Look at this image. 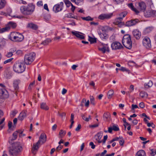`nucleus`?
I'll return each mask as SVG.
<instances>
[{"instance_id":"obj_1","label":"nucleus","mask_w":156,"mask_h":156,"mask_svg":"<svg viewBox=\"0 0 156 156\" xmlns=\"http://www.w3.org/2000/svg\"><path fill=\"white\" fill-rule=\"evenodd\" d=\"M23 150L21 144L19 142L14 143L9 150L10 154L13 156H17L20 154Z\"/></svg>"},{"instance_id":"obj_2","label":"nucleus","mask_w":156,"mask_h":156,"mask_svg":"<svg viewBox=\"0 0 156 156\" xmlns=\"http://www.w3.org/2000/svg\"><path fill=\"white\" fill-rule=\"evenodd\" d=\"M35 5L32 3L28 4L27 5L22 6L20 9L21 12L24 15H31L34 11Z\"/></svg>"},{"instance_id":"obj_3","label":"nucleus","mask_w":156,"mask_h":156,"mask_svg":"<svg viewBox=\"0 0 156 156\" xmlns=\"http://www.w3.org/2000/svg\"><path fill=\"white\" fill-rule=\"evenodd\" d=\"M46 136L44 133H42L39 137V139L36 144H34L33 145V147L32 150V151L33 153H34V151L37 150L39 146L41 143V144L44 143L46 140Z\"/></svg>"},{"instance_id":"obj_4","label":"nucleus","mask_w":156,"mask_h":156,"mask_svg":"<svg viewBox=\"0 0 156 156\" xmlns=\"http://www.w3.org/2000/svg\"><path fill=\"white\" fill-rule=\"evenodd\" d=\"M123 45L127 48L130 49L132 47V42L130 36L129 34L125 35L122 40Z\"/></svg>"},{"instance_id":"obj_5","label":"nucleus","mask_w":156,"mask_h":156,"mask_svg":"<svg viewBox=\"0 0 156 156\" xmlns=\"http://www.w3.org/2000/svg\"><path fill=\"white\" fill-rule=\"evenodd\" d=\"M35 57V54L34 52L28 53L25 55L24 62L27 65L30 64L34 61Z\"/></svg>"},{"instance_id":"obj_6","label":"nucleus","mask_w":156,"mask_h":156,"mask_svg":"<svg viewBox=\"0 0 156 156\" xmlns=\"http://www.w3.org/2000/svg\"><path fill=\"white\" fill-rule=\"evenodd\" d=\"M23 35L21 34L18 33L13 32L12 33L10 39L12 41L16 42L21 41L23 39Z\"/></svg>"},{"instance_id":"obj_7","label":"nucleus","mask_w":156,"mask_h":156,"mask_svg":"<svg viewBox=\"0 0 156 156\" xmlns=\"http://www.w3.org/2000/svg\"><path fill=\"white\" fill-rule=\"evenodd\" d=\"M14 71L17 73H22L25 70L23 64L20 62L15 63L13 67Z\"/></svg>"},{"instance_id":"obj_8","label":"nucleus","mask_w":156,"mask_h":156,"mask_svg":"<svg viewBox=\"0 0 156 156\" xmlns=\"http://www.w3.org/2000/svg\"><path fill=\"white\" fill-rule=\"evenodd\" d=\"M98 50L102 52L103 53H105L106 52H109L110 51L109 46L108 44L102 43L98 47Z\"/></svg>"},{"instance_id":"obj_9","label":"nucleus","mask_w":156,"mask_h":156,"mask_svg":"<svg viewBox=\"0 0 156 156\" xmlns=\"http://www.w3.org/2000/svg\"><path fill=\"white\" fill-rule=\"evenodd\" d=\"M111 47L113 50H119L123 48L121 44L117 41L112 43L111 44Z\"/></svg>"},{"instance_id":"obj_10","label":"nucleus","mask_w":156,"mask_h":156,"mask_svg":"<svg viewBox=\"0 0 156 156\" xmlns=\"http://www.w3.org/2000/svg\"><path fill=\"white\" fill-rule=\"evenodd\" d=\"M63 5L64 3L62 2H60L59 4L55 5L53 8V10L55 13L61 11L62 9Z\"/></svg>"},{"instance_id":"obj_11","label":"nucleus","mask_w":156,"mask_h":156,"mask_svg":"<svg viewBox=\"0 0 156 156\" xmlns=\"http://www.w3.org/2000/svg\"><path fill=\"white\" fill-rule=\"evenodd\" d=\"M113 14L110 13L108 14H102L98 17L99 19L101 20H108L110 19L112 16Z\"/></svg>"},{"instance_id":"obj_12","label":"nucleus","mask_w":156,"mask_h":156,"mask_svg":"<svg viewBox=\"0 0 156 156\" xmlns=\"http://www.w3.org/2000/svg\"><path fill=\"white\" fill-rule=\"evenodd\" d=\"M9 97L7 91L5 89L0 88V98L5 99Z\"/></svg>"},{"instance_id":"obj_13","label":"nucleus","mask_w":156,"mask_h":156,"mask_svg":"<svg viewBox=\"0 0 156 156\" xmlns=\"http://www.w3.org/2000/svg\"><path fill=\"white\" fill-rule=\"evenodd\" d=\"M139 9L140 11L144 12L146 8V3L140 1L138 2Z\"/></svg>"},{"instance_id":"obj_14","label":"nucleus","mask_w":156,"mask_h":156,"mask_svg":"<svg viewBox=\"0 0 156 156\" xmlns=\"http://www.w3.org/2000/svg\"><path fill=\"white\" fill-rule=\"evenodd\" d=\"M156 17V10H149L147 11V17Z\"/></svg>"},{"instance_id":"obj_15","label":"nucleus","mask_w":156,"mask_h":156,"mask_svg":"<svg viewBox=\"0 0 156 156\" xmlns=\"http://www.w3.org/2000/svg\"><path fill=\"white\" fill-rule=\"evenodd\" d=\"M71 32L73 35H75L77 38L80 39H83L85 38L84 36L81 34H82L81 33L76 31H72Z\"/></svg>"},{"instance_id":"obj_16","label":"nucleus","mask_w":156,"mask_h":156,"mask_svg":"<svg viewBox=\"0 0 156 156\" xmlns=\"http://www.w3.org/2000/svg\"><path fill=\"white\" fill-rule=\"evenodd\" d=\"M133 34L134 37L136 39H139L141 36V33L137 30H135L133 31Z\"/></svg>"},{"instance_id":"obj_17","label":"nucleus","mask_w":156,"mask_h":156,"mask_svg":"<svg viewBox=\"0 0 156 156\" xmlns=\"http://www.w3.org/2000/svg\"><path fill=\"white\" fill-rule=\"evenodd\" d=\"M20 83V80H16L13 82V87L14 90L17 91L19 89V84Z\"/></svg>"},{"instance_id":"obj_18","label":"nucleus","mask_w":156,"mask_h":156,"mask_svg":"<svg viewBox=\"0 0 156 156\" xmlns=\"http://www.w3.org/2000/svg\"><path fill=\"white\" fill-rule=\"evenodd\" d=\"M102 132H100L98 133L95 136L96 137V140L99 143H100L102 142V140H101V139L102 138Z\"/></svg>"},{"instance_id":"obj_19","label":"nucleus","mask_w":156,"mask_h":156,"mask_svg":"<svg viewBox=\"0 0 156 156\" xmlns=\"http://www.w3.org/2000/svg\"><path fill=\"white\" fill-rule=\"evenodd\" d=\"M27 27L35 30H37L38 28V26L37 25L31 23L28 24Z\"/></svg>"},{"instance_id":"obj_20","label":"nucleus","mask_w":156,"mask_h":156,"mask_svg":"<svg viewBox=\"0 0 156 156\" xmlns=\"http://www.w3.org/2000/svg\"><path fill=\"white\" fill-rule=\"evenodd\" d=\"M26 116V113L25 111H23L20 114L18 117V120L22 121Z\"/></svg>"},{"instance_id":"obj_21","label":"nucleus","mask_w":156,"mask_h":156,"mask_svg":"<svg viewBox=\"0 0 156 156\" xmlns=\"http://www.w3.org/2000/svg\"><path fill=\"white\" fill-rule=\"evenodd\" d=\"M22 133L23 131H21L20 130H18V131H15L14 133L12 134V137H14V139H16L17 137V135L18 133H20V136H22ZM24 136V134L23 135V136Z\"/></svg>"},{"instance_id":"obj_22","label":"nucleus","mask_w":156,"mask_h":156,"mask_svg":"<svg viewBox=\"0 0 156 156\" xmlns=\"http://www.w3.org/2000/svg\"><path fill=\"white\" fill-rule=\"evenodd\" d=\"M98 34L102 39H106L108 37V35L105 33H102L101 32L98 31Z\"/></svg>"},{"instance_id":"obj_23","label":"nucleus","mask_w":156,"mask_h":156,"mask_svg":"<svg viewBox=\"0 0 156 156\" xmlns=\"http://www.w3.org/2000/svg\"><path fill=\"white\" fill-rule=\"evenodd\" d=\"M145 151L143 150H140L137 152L136 156H145Z\"/></svg>"},{"instance_id":"obj_24","label":"nucleus","mask_w":156,"mask_h":156,"mask_svg":"<svg viewBox=\"0 0 156 156\" xmlns=\"http://www.w3.org/2000/svg\"><path fill=\"white\" fill-rule=\"evenodd\" d=\"M41 108L42 109L45 110H48L49 109V108L46 105V103L43 102L41 104Z\"/></svg>"},{"instance_id":"obj_25","label":"nucleus","mask_w":156,"mask_h":156,"mask_svg":"<svg viewBox=\"0 0 156 156\" xmlns=\"http://www.w3.org/2000/svg\"><path fill=\"white\" fill-rule=\"evenodd\" d=\"M114 91L113 90H109L108 92L107 96L108 99H111L113 95Z\"/></svg>"},{"instance_id":"obj_26","label":"nucleus","mask_w":156,"mask_h":156,"mask_svg":"<svg viewBox=\"0 0 156 156\" xmlns=\"http://www.w3.org/2000/svg\"><path fill=\"white\" fill-rule=\"evenodd\" d=\"M10 29V27L7 25L5 27L0 29V33L8 31Z\"/></svg>"},{"instance_id":"obj_27","label":"nucleus","mask_w":156,"mask_h":156,"mask_svg":"<svg viewBox=\"0 0 156 156\" xmlns=\"http://www.w3.org/2000/svg\"><path fill=\"white\" fill-rule=\"evenodd\" d=\"M147 6L151 9L154 7V5L151 0H147Z\"/></svg>"},{"instance_id":"obj_28","label":"nucleus","mask_w":156,"mask_h":156,"mask_svg":"<svg viewBox=\"0 0 156 156\" xmlns=\"http://www.w3.org/2000/svg\"><path fill=\"white\" fill-rule=\"evenodd\" d=\"M10 52H8L6 55V56L8 57H11L13 55L12 53L16 51L15 48H12L10 49Z\"/></svg>"},{"instance_id":"obj_29","label":"nucleus","mask_w":156,"mask_h":156,"mask_svg":"<svg viewBox=\"0 0 156 156\" xmlns=\"http://www.w3.org/2000/svg\"><path fill=\"white\" fill-rule=\"evenodd\" d=\"M122 17H119L115 20V23H120L121 24H123V22H122Z\"/></svg>"},{"instance_id":"obj_30","label":"nucleus","mask_w":156,"mask_h":156,"mask_svg":"<svg viewBox=\"0 0 156 156\" xmlns=\"http://www.w3.org/2000/svg\"><path fill=\"white\" fill-rule=\"evenodd\" d=\"M66 132L63 130H61L59 133V137L60 138H62L66 134Z\"/></svg>"},{"instance_id":"obj_31","label":"nucleus","mask_w":156,"mask_h":156,"mask_svg":"<svg viewBox=\"0 0 156 156\" xmlns=\"http://www.w3.org/2000/svg\"><path fill=\"white\" fill-rule=\"evenodd\" d=\"M6 3V1L5 0H0V9L3 8Z\"/></svg>"},{"instance_id":"obj_32","label":"nucleus","mask_w":156,"mask_h":156,"mask_svg":"<svg viewBox=\"0 0 156 156\" xmlns=\"http://www.w3.org/2000/svg\"><path fill=\"white\" fill-rule=\"evenodd\" d=\"M147 49H150L151 48V41L149 38L147 37Z\"/></svg>"},{"instance_id":"obj_33","label":"nucleus","mask_w":156,"mask_h":156,"mask_svg":"<svg viewBox=\"0 0 156 156\" xmlns=\"http://www.w3.org/2000/svg\"><path fill=\"white\" fill-rule=\"evenodd\" d=\"M51 41V40L50 39H47L43 41L41 44H43L44 45H48Z\"/></svg>"},{"instance_id":"obj_34","label":"nucleus","mask_w":156,"mask_h":156,"mask_svg":"<svg viewBox=\"0 0 156 156\" xmlns=\"http://www.w3.org/2000/svg\"><path fill=\"white\" fill-rule=\"evenodd\" d=\"M81 117L82 119L86 122H88L89 120L91 119V118L90 115H89L88 118L86 117L83 114L81 115Z\"/></svg>"},{"instance_id":"obj_35","label":"nucleus","mask_w":156,"mask_h":156,"mask_svg":"<svg viewBox=\"0 0 156 156\" xmlns=\"http://www.w3.org/2000/svg\"><path fill=\"white\" fill-rule=\"evenodd\" d=\"M7 25L9 26L10 27V28L12 27L14 28L16 26V24L15 23L11 22H9Z\"/></svg>"},{"instance_id":"obj_36","label":"nucleus","mask_w":156,"mask_h":156,"mask_svg":"<svg viewBox=\"0 0 156 156\" xmlns=\"http://www.w3.org/2000/svg\"><path fill=\"white\" fill-rule=\"evenodd\" d=\"M147 126L148 127H151L153 129L155 128V125L153 122H149L147 120Z\"/></svg>"},{"instance_id":"obj_37","label":"nucleus","mask_w":156,"mask_h":156,"mask_svg":"<svg viewBox=\"0 0 156 156\" xmlns=\"http://www.w3.org/2000/svg\"><path fill=\"white\" fill-rule=\"evenodd\" d=\"M88 40L91 44L96 43L97 41L96 38H92L90 36L89 37Z\"/></svg>"},{"instance_id":"obj_38","label":"nucleus","mask_w":156,"mask_h":156,"mask_svg":"<svg viewBox=\"0 0 156 156\" xmlns=\"http://www.w3.org/2000/svg\"><path fill=\"white\" fill-rule=\"evenodd\" d=\"M127 12L125 11L119 14V15L120 17H122V20H123V18L125 17L127 15Z\"/></svg>"},{"instance_id":"obj_39","label":"nucleus","mask_w":156,"mask_h":156,"mask_svg":"<svg viewBox=\"0 0 156 156\" xmlns=\"http://www.w3.org/2000/svg\"><path fill=\"white\" fill-rule=\"evenodd\" d=\"M73 2H74L77 5L81 4L83 0H71Z\"/></svg>"},{"instance_id":"obj_40","label":"nucleus","mask_w":156,"mask_h":156,"mask_svg":"<svg viewBox=\"0 0 156 156\" xmlns=\"http://www.w3.org/2000/svg\"><path fill=\"white\" fill-rule=\"evenodd\" d=\"M110 113L108 112H106L104 114L103 117L105 118L106 119H107L110 118Z\"/></svg>"},{"instance_id":"obj_41","label":"nucleus","mask_w":156,"mask_h":156,"mask_svg":"<svg viewBox=\"0 0 156 156\" xmlns=\"http://www.w3.org/2000/svg\"><path fill=\"white\" fill-rule=\"evenodd\" d=\"M119 70L123 72H127L128 73L129 72V71L128 69H126V68L123 67H121L120 68H119Z\"/></svg>"},{"instance_id":"obj_42","label":"nucleus","mask_w":156,"mask_h":156,"mask_svg":"<svg viewBox=\"0 0 156 156\" xmlns=\"http://www.w3.org/2000/svg\"><path fill=\"white\" fill-rule=\"evenodd\" d=\"M64 2L67 7H69L72 4L71 3L69 0H64Z\"/></svg>"},{"instance_id":"obj_43","label":"nucleus","mask_w":156,"mask_h":156,"mask_svg":"<svg viewBox=\"0 0 156 156\" xmlns=\"http://www.w3.org/2000/svg\"><path fill=\"white\" fill-rule=\"evenodd\" d=\"M82 19L83 20H85L86 21H92L93 20V18H91L90 16H88L87 17H82Z\"/></svg>"},{"instance_id":"obj_44","label":"nucleus","mask_w":156,"mask_h":156,"mask_svg":"<svg viewBox=\"0 0 156 156\" xmlns=\"http://www.w3.org/2000/svg\"><path fill=\"white\" fill-rule=\"evenodd\" d=\"M132 22V26L138 23L139 20L138 19L132 20H130Z\"/></svg>"},{"instance_id":"obj_45","label":"nucleus","mask_w":156,"mask_h":156,"mask_svg":"<svg viewBox=\"0 0 156 156\" xmlns=\"http://www.w3.org/2000/svg\"><path fill=\"white\" fill-rule=\"evenodd\" d=\"M109 29V27H108L107 26H105L102 27L101 29V30L102 32H105L108 30Z\"/></svg>"},{"instance_id":"obj_46","label":"nucleus","mask_w":156,"mask_h":156,"mask_svg":"<svg viewBox=\"0 0 156 156\" xmlns=\"http://www.w3.org/2000/svg\"><path fill=\"white\" fill-rule=\"evenodd\" d=\"M90 104L94 105H95L94 98L93 96H90Z\"/></svg>"},{"instance_id":"obj_47","label":"nucleus","mask_w":156,"mask_h":156,"mask_svg":"<svg viewBox=\"0 0 156 156\" xmlns=\"http://www.w3.org/2000/svg\"><path fill=\"white\" fill-rule=\"evenodd\" d=\"M112 128L113 130L115 131H118L119 130V128L117 125H113Z\"/></svg>"},{"instance_id":"obj_48","label":"nucleus","mask_w":156,"mask_h":156,"mask_svg":"<svg viewBox=\"0 0 156 156\" xmlns=\"http://www.w3.org/2000/svg\"><path fill=\"white\" fill-rule=\"evenodd\" d=\"M44 19L46 21L49 20L51 19V16L50 14H47L44 16Z\"/></svg>"},{"instance_id":"obj_49","label":"nucleus","mask_w":156,"mask_h":156,"mask_svg":"<svg viewBox=\"0 0 156 156\" xmlns=\"http://www.w3.org/2000/svg\"><path fill=\"white\" fill-rule=\"evenodd\" d=\"M153 29L154 27L152 26L147 27V33L150 32Z\"/></svg>"},{"instance_id":"obj_50","label":"nucleus","mask_w":156,"mask_h":156,"mask_svg":"<svg viewBox=\"0 0 156 156\" xmlns=\"http://www.w3.org/2000/svg\"><path fill=\"white\" fill-rule=\"evenodd\" d=\"M16 139H14V137H10L9 138V143L12 144L14 140H16Z\"/></svg>"},{"instance_id":"obj_51","label":"nucleus","mask_w":156,"mask_h":156,"mask_svg":"<svg viewBox=\"0 0 156 156\" xmlns=\"http://www.w3.org/2000/svg\"><path fill=\"white\" fill-rule=\"evenodd\" d=\"M125 25L126 26L128 27L133 26L132 24V22L131 21V20L128 21L127 22H126V23Z\"/></svg>"},{"instance_id":"obj_52","label":"nucleus","mask_w":156,"mask_h":156,"mask_svg":"<svg viewBox=\"0 0 156 156\" xmlns=\"http://www.w3.org/2000/svg\"><path fill=\"white\" fill-rule=\"evenodd\" d=\"M153 84V82L151 80H149V81L147 83V86L149 87H151Z\"/></svg>"},{"instance_id":"obj_53","label":"nucleus","mask_w":156,"mask_h":156,"mask_svg":"<svg viewBox=\"0 0 156 156\" xmlns=\"http://www.w3.org/2000/svg\"><path fill=\"white\" fill-rule=\"evenodd\" d=\"M13 59V58H9L7 60H5V61H4V64H5L8 63L12 61V60Z\"/></svg>"},{"instance_id":"obj_54","label":"nucleus","mask_w":156,"mask_h":156,"mask_svg":"<svg viewBox=\"0 0 156 156\" xmlns=\"http://www.w3.org/2000/svg\"><path fill=\"white\" fill-rule=\"evenodd\" d=\"M86 99L85 98H83L82 99V100L81 102L80 105L82 107L84 105L83 103H85L86 102Z\"/></svg>"},{"instance_id":"obj_55","label":"nucleus","mask_w":156,"mask_h":156,"mask_svg":"<svg viewBox=\"0 0 156 156\" xmlns=\"http://www.w3.org/2000/svg\"><path fill=\"white\" fill-rule=\"evenodd\" d=\"M99 126L98 124H96L93 125H91L89 126L90 128H94L98 127Z\"/></svg>"},{"instance_id":"obj_56","label":"nucleus","mask_w":156,"mask_h":156,"mask_svg":"<svg viewBox=\"0 0 156 156\" xmlns=\"http://www.w3.org/2000/svg\"><path fill=\"white\" fill-rule=\"evenodd\" d=\"M143 45L145 47L146 46V38L145 37L143 41Z\"/></svg>"},{"instance_id":"obj_57","label":"nucleus","mask_w":156,"mask_h":156,"mask_svg":"<svg viewBox=\"0 0 156 156\" xmlns=\"http://www.w3.org/2000/svg\"><path fill=\"white\" fill-rule=\"evenodd\" d=\"M124 143V140L123 139H121L119 140V143L121 146H123Z\"/></svg>"},{"instance_id":"obj_58","label":"nucleus","mask_w":156,"mask_h":156,"mask_svg":"<svg viewBox=\"0 0 156 156\" xmlns=\"http://www.w3.org/2000/svg\"><path fill=\"white\" fill-rule=\"evenodd\" d=\"M89 145L90 146H91V148L92 149H94L95 148V146L94 144V143L93 142H90V143Z\"/></svg>"},{"instance_id":"obj_59","label":"nucleus","mask_w":156,"mask_h":156,"mask_svg":"<svg viewBox=\"0 0 156 156\" xmlns=\"http://www.w3.org/2000/svg\"><path fill=\"white\" fill-rule=\"evenodd\" d=\"M43 5V2L42 1H38L37 3V5L38 6H42Z\"/></svg>"},{"instance_id":"obj_60","label":"nucleus","mask_w":156,"mask_h":156,"mask_svg":"<svg viewBox=\"0 0 156 156\" xmlns=\"http://www.w3.org/2000/svg\"><path fill=\"white\" fill-rule=\"evenodd\" d=\"M108 138V136L107 135L105 136L104 137V139L103 140H102V142H103L104 144L105 143L106 140H107Z\"/></svg>"},{"instance_id":"obj_61","label":"nucleus","mask_w":156,"mask_h":156,"mask_svg":"<svg viewBox=\"0 0 156 156\" xmlns=\"http://www.w3.org/2000/svg\"><path fill=\"white\" fill-rule=\"evenodd\" d=\"M81 125L80 124H79L77 127L76 128L75 130L77 131H79L81 128Z\"/></svg>"},{"instance_id":"obj_62","label":"nucleus","mask_w":156,"mask_h":156,"mask_svg":"<svg viewBox=\"0 0 156 156\" xmlns=\"http://www.w3.org/2000/svg\"><path fill=\"white\" fill-rule=\"evenodd\" d=\"M44 9L47 10L48 12L49 11V9L48 8V5L47 4H46L44 5Z\"/></svg>"},{"instance_id":"obj_63","label":"nucleus","mask_w":156,"mask_h":156,"mask_svg":"<svg viewBox=\"0 0 156 156\" xmlns=\"http://www.w3.org/2000/svg\"><path fill=\"white\" fill-rule=\"evenodd\" d=\"M140 95L141 98H143L145 95V93L144 92L141 91L140 92Z\"/></svg>"},{"instance_id":"obj_64","label":"nucleus","mask_w":156,"mask_h":156,"mask_svg":"<svg viewBox=\"0 0 156 156\" xmlns=\"http://www.w3.org/2000/svg\"><path fill=\"white\" fill-rule=\"evenodd\" d=\"M62 146L61 145H60L56 148V150L57 151H59L60 150H61L62 148Z\"/></svg>"}]
</instances>
